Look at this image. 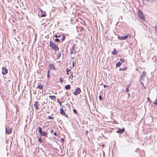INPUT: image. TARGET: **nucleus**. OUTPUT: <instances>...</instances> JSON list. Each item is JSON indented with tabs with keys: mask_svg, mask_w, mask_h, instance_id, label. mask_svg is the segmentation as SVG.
Masks as SVG:
<instances>
[{
	"mask_svg": "<svg viewBox=\"0 0 157 157\" xmlns=\"http://www.w3.org/2000/svg\"><path fill=\"white\" fill-rule=\"evenodd\" d=\"M49 46L55 52H56L59 50V48L58 46L54 44L53 42L51 41L50 42Z\"/></svg>",
	"mask_w": 157,
	"mask_h": 157,
	"instance_id": "1",
	"label": "nucleus"
},
{
	"mask_svg": "<svg viewBox=\"0 0 157 157\" xmlns=\"http://www.w3.org/2000/svg\"><path fill=\"white\" fill-rule=\"evenodd\" d=\"M129 37V38L131 37V35L128 33L127 35L123 36H118V38L120 40H125L127 39Z\"/></svg>",
	"mask_w": 157,
	"mask_h": 157,
	"instance_id": "2",
	"label": "nucleus"
},
{
	"mask_svg": "<svg viewBox=\"0 0 157 157\" xmlns=\"http://www.w3.org/2000/svg\"><path fill=\"white\" fill-rule=\"evenodd\" d=\"M138 15L139 17L143 20L144 21L145 20V18L144 17V15L142 12L140 10H139L138 12Z\"/></svg>",
	"mask_w": 157,
	"mask_h": 157,
	"instance_id": "3",
	"label": "nucleus"
},
{
	"mask_svg": "<svg viewBox=\"0 0 157 157\" xmlns=\"http://www.w3.org/2000/svg\"><path fill=\"white\" fill-rule=\"evenodd\" d=\"M81 91L80 88L79 87H77L75 91L73 92V94L75 95H77L79 94Z\"/></svg>",
	"mask_w": 157,
	"mask_h": 157,
	"instance_id": "4",
	"label": "nucleus"
},
{
	"mask_svg": "<svg viewBox=\"0 0 157 157\" xmlns=\"http://www.w3.org/2000/svg\"><path fill=\"white\" fill-rule=\"evenodd\" d=\"M2 74L3 75L8 73V71L6 67H3L2 68Z\"/></svg>",
	"mask_w": 157,
	"mask_h": 157,
	"instance_id": "5",
	"label": "nucleus"
},
{
	"mask_svg": "<svg viewBox=\"0 0 157 157\" xmlns=\"http://www.w3.org/2000/svg\"><path fill=\"white\" fill-rule=\"evenodd\" d=\"M60 110V113L62 115H63V116L66 117H67V115L65 113V112L64 111L63 108H61Z\"/></svg>",
	"mask_w": 157,
	"mask_h": 157,
	"instance_id": "6",
	"label": "nucleus"
},
{
	"mask_svg": "<svg viewBox=\"0 0 157 157\" xmlns=\"http://www.w3.org/2000/svg\"><path fill=\"white\" fill-rule=\"evenodd\" d=\"M39 103L38 101H36L34 103V106L36 110L39 109Z\"/></svg>",
	"mask_w": 157,
	"mask_h": 157,
	"instance_id": "7",
	"label": "nucleus"
},
{
	"mask_svg": "<svg viewBox=\"0 0 157 157\" xmlns=\"http://www.w3.org/2000/svg\"><path fill=\"white\" fill-rule=\"evenodd\" d=\"M144 78L145 77H142V76L141 75L140 78V83L142 84V86L145 88L144 85V84L143 82Z\"/></svg>",
	"mask_w": 157,
	"mask_h": 157,
	"instance_id": "8",
	"label": "nucleus"
},
{
	"mask_svg": "<svg viewBox=\"0 0 157 157\" xmlns=\"http://www.w3.org/2000/svg\"><path fill=\"white\" fill-rule=\"evenodd\" d=\"M12 128H9L7 129V128H6V132L8 134H11L12 132Z\"/></svg>",
	"mask_w": 157,
	"mask_h": 157,
	"instance_id": "9",
	"label": "nucleus"
},
{
	"mask_svg": "<svg viewBox=\"0 0 157 157\" xmlns=\"http://www.w3.org/2000/svg\"><path fill=\"white\" fill-rule=\"evenodd\" d=\"M40 12L42 13V14L41 15V17H45L46 16L47 14H46V12L43 11L41 9H40Z\"/></svg>",
	"mask_w": 157,
	"mask_h": 157,
	"instance_id": "10",
	"label": "nucleus"
},
{
	"mask_svg": "<svg viewBox=\"0 0 157 157\" xmlns=\"http://www.w3.org/2000/svg\"><path fill=\"white\" fill-rule=\"evenodd\" d=\"M125 131V130L124 128H123L122 129L119 128V129L117 131V132L119 133H122L123 132Z\"/></svg>",
	"mask_w": 157,
	"mask_h": 157,
	"instance_id": "11",
	"label": "nucleus"
},
{
	"mask_svg": "<svg viewBox=\"0 0 157 157\" xmlns=\"http://www.w3.org/2000/svg\"><path fill=\"white\" fill-rule=\"evenodd\" d=\"M40 134V135L42 136L47 137V133L46 132L42 131Z\"/></svg>",
	"mask_w": 157,
	"mask_h": 157,
	"instance_id": "12",
	"label": "nucleus"
},
{
	"mask_svg": "<svg viewBox=\"0 0 157 157\" xmlns=\"http://www.w3.org/2000/svg\"><path fill=\"white\" fill-rule=\"evenodd\" d=\"M49 67L50 69H53L54 70H56L55 68L54 67V66L53 64H49Z\"/></svg>",
	"mask_w": 157,
	"mask_h": 157,
	"instance_id": "13",
	"label": "nucleus"
},
{
	"mask_svg": "<svg viewBox=\"0 0 157 157\" xmlns=\"http://www.w3.org/2000/svg\"><path fill=\"white\" fill-rule=\"evenodd\" d=\"M49 97L52 100H55L56 98V96H55L49 95Z\"/></svg>",
	"mask_w": 157,
	"mask_h": 157,
	"instance_id": "14",
	"label": "nucleus"
},
{
	"mask_svg": "<svg viewBox=\"0 0 157 157\" xmlns=\"http://www.w3.org/2000/svg\"><path fill=\"white\" fill-rule=\"evenodd\" d=\"M65 88L66 90H69L71 88V86L69 84L65 86Z\"/></svg>",
	"mask_w": 157,
	"mask_h": 157,
	"instance_id": "15",
	"label": "nucleus"
},
{
	"mask_svg": "<svg viewBox=\"0 0 157 157\" xmlns=\"http://www.w3.org/2000/svg\"><path fill=\"white\" fill-rule=\"evenodd\" d=\"M112 53L113 55H116L117 54V52L116 49H114L113 51H112Z\"/></svg>",
	"mask_w": 157,
	"mask_h": 157,
	"instance_id": "16",
	"label": "nucleus"
},
{
	"mask_svg": "<svg viewBox=\"0 0 157 157\" xmlns=\"http://www.w3.org/2000/svg\"><path fill=\"white\" fill-rule=\"evenodd\" d=\"M43 86H44L43 85H39L37 86V89H42Z\"/></svg>",
	"mask_w": 157,
	"mask_h": 157,
	"instance_id": "17",
	"label": "nucleus"
},
{
	"mask_svg": "<svg viewBox=\"0 0 157 157\" xmlns=\"http://www.w3.org/2000/svg\"><path fill=\"white\" fill-rule=\"evenodd\" d=\"M127 68L128 67H123V68H120L119 70L120 71H124L126 70L127 69Z\"/></svg>",
	"mask_w": 157,
	"mask_h": 157,
	"instance_id": "18",
	"label": "nucleus"
},
{
	"mask_svg": "<svg viewBox=\"0 0 157 157\" xmlns=\"http://www.w3.org/2000/svg\"><path fill=\"white\" fill-rule=\"evenodd\" d=\"M121 62H119L117 63L116 64V67H119L121 66Z\"/></svg>",
	"mask_w": 157,
	"mask_h": 157,
	"instance_id": "19",
	"label": "nucleus"
},
{
	"mask_svg": "<svg viewBox=\"0 0 157 157\" xmlns=\"http://www.w3.org/2000/svg\"><path fill=\"white\" fill-rule=\"evenodd\" d=\"M146 73L145 71H144L143 72L141 76H142V77H145L146 76Z\"/></svg>",
	"mask_w": 157,
	"mask_h": 157,
	"instance_id": "20",
	"label": "nucleus"
},
{
	"mask_svg": "<svg viewBox=\"0 0 157 157\" xmlns=\"http://www.w3.org/2000/svg\"><path fill=\"white\" fill-rule=\"evenodd\" d=\"M65 38H66V36H65V35L64 34H63L62 35V41H64L65 40Z\"/></svg>",
	"mask_w": 157,
	"mask_h": 157,
	"instance_id": "21",
	"label": "nucleus"
},
{
	"mask_svg": "<svg viewBox=\"0 0 157 157\" xmlns=\"http://www.w3.org/2000/svg\"><path fill=\"white\" fill-rule=\"evenodd\" d=\"M38 130L40 134L42 132V128L40 127H38Z\"/></svg>",
	"mask_w": 157,
	"mask_h": 157,
	"instance_id": "22",
	"label": "nucleus"
},
{
	"mask_svg": "<svg viewBox=\"0 0 157 157\" xmlns=\"http://www.w3.org/2000/svg\"><path fill=\"white\" fill-rule=\"evenodd\" d=\"M125 61V60L124 59H123L122 58H121L120 59V61L119 62H121V64L123 62H124Z\"/></svg>",
	"mask_w": 157,
	"mask_h": 157,
	"instance_id": "23",
	"label": "nucleus"
},
{
	"mask_svg": "<svg viewBox=\"0 0 157 157\" xmlns=\"http://www.w3.org/2000/svg\"><path fill=\"white\" fill-rule=\"evenodd\" d=\"M66 71L67 72V75H69V71H70V72H71V70H68V68H67V69H66Z\"/></svg>",
	"mask_w": 157,
	"mask_h": 157,
	"instance_id": "24",
	"label": "nucleus"
},
{
	"mask_svg": "<svg viewBox=\"0 0 157 157\" xmlns=\"http://www.w3.org/2000/svg\"><path fill=\"white\" fill-rule=\"evenodd\" d=\"M38 140L39 141V142L40 143H41L43 141L42 140L41 138H39L38 139Z\"/></svg>",
	"mask_w": 157,
	"mask_h": 157,
	"instance_id": "25",
	"label": "nucleus"
},
{
	"mask_svg": "<svg viewBox=\"0 0 157 157\" xmlns=\"http://www.w3.org/2000/svg\"><path fill=\"white\" fill-rule=\"evenodd\" d=\"M73 74L72 73L71 75H70V76H69V78H71V79L72 80L73 78Z\"/></svg>",
	"mask_w": 157,
	"mask_h": 157,
	"instance_id": "26",
	"label": "nucleus"
},
{
	"mask_svg": "<svg viewBox=\"0 0 157 157\" xmlns=\"http://www.w3.org/2000/svg\"><path fill=\"white\" fill-rule=\"evenodd\" d=\"M73 112L75 113L76 114H78V112L75 109H73Z\"/></svg>",
	"mask_w": 157,
	"mask_h": 157,
	"instance_id": "27",
	"label": "nucleus"
},
{
	"mask_svg": "<svg viewBox=\"0 0 157 157\" xmlns=\"http://www.w3.org/2000/svg\"><path fill=\"white\" fill-rule=\"evenodd\" d=\"M48 118L49 119H54V117H51V116H48Z\"/></svg>",
	"mask_w": 157,
	"mask_h": 157,
	"instance_id": "28",
	"label": "nucleus"
},
{
	"mask_svg": "<svg viewBox=\"0 0 157 157\" xmlns=\"http://www.w3.org/2000/svg\"><path fill=\"white\" fill-rule=\"evenodd\" d=\"M55 41L56 42H59V39L56 38L55 39Z\"/></svg>",
	"mask_w": 157,
	"mask_h": 157,
	"instance_id": "29",
	"label": "nucleus"
},
{
	"mask_svg": "<svg viewBox=\"0 0 157 157\" xmlns=\"http://www.w3.org/2000/svg\"><path fill=\"white\" fill-rule=\"evenodd\" d=\"M59 80H60V82L61 83H62V82H63V79L62 78H60V79H59Z\"/></svg>",
	"mask_w": 157,
	"mask_h": 157,
	"instance_id": "30",
	"label": "nucleus"
},
{
	"mask_svg": "<svg viewBox=\"0 0 157 157\" xmlns=\"http://www.w3.org/2000/svg\"><path fill=\"white\" fill-rule=\"evenodd\" d=\"M154 104L157 105V99L155 100V101L154 102Z\"/></svg>",
	"mask_w": 157,
	"mask_h": 157,
	"instance_id": "31",
	"label": "nucleus"
},
{
	"mask_svg": "<svg viewBox=\"0 0 157 157\" xmlns=\"http://www.w3.org/2000/svg\"><path fill=\"white\" fill-rule=\"evenodd\" d=\"M103 87H104V88H105V87H109V86H107V85H104Z\"/></svg>",
	"mask_w": 157,
	"mask_h": 157,
	"instance_id": "32",
	"label": "nucleus"
},
{
	"mask_svg": "<svg viewBox=\"0 0 157 157\" xmlns=\"http://www.w3.org/2000/svg\"><path fill=\"white\" fill-rule=\"evenodd\" d=\"M128 90H129V87H127L126 89V91L128 92Z\"/></svg>",
	"mask_w": 157,
	"mask_h": 157,
	"instance_id": "33",
	"label": "nucleus"
},
{
	"mask_svg": "<svg viewBox=\"0 0 157 157\" xmlns=\"http://www.w3.org/2000/svg\"><path fill=\"white\" fill-rule=\"evenodd\" d=\"M155 30L156 31V33H157V27H155Z\"/></svg>",
	"mask_w": 157,
	"mask_h": 157,
	"instance_id": "34",
	"label": "nucleus"
},
{
	"mask_svg": "<svg viewBox=\"0 0 157 157\" xmlns=\"http://www.w3.org/2000/svg\"><path fill=\"white\" fill-rule=\"evenodd\" d=\"M53 93V92H49L48 93L49 94H52Z\"/></svg>",
	"mask_w": 157,
	"mask_h": 157,
	"instance_id": "35",
	"label": "nucleus"
},
{
	"mask_svg": "<svg viewBox=\"0 0 157 157\" xmlns=\"http://www.w3.org/2000/svg\"><path fill=\"white\" fill-rule=\"evenodd\" d=\"M99 99H100V100H101V96H99Z\"/></svg>",
	"mask_w": 157,
	"mask_h": 157,
	"instance_id": "36",
	"label": "nucleus"
},
{
	"mask_svg": "<svg viewBox=\"0 0 157 157\" xmlns=\"http://www.w3.org/2000/svg\"><path fill=\"white\" fill-rule=\"evenodd\" d=\"M54 135L55 136H57V135L56 133V132H55L54 133Z\"/></svg>",
	"mask_w": 157,
	"mask_h": 157,
	"instance_id": "37",
	"label": "nucleus"
},
{
	"mask_svg": "<svg viewBox=\"0 0 157 157\" xmlns=\"http://www.w3.org/2000/svg\"><path fill=\"white\" fill-rule=\"evenodd\" d=\"M64 139L63 138H62L61 139V141L63 142L64 141Z\"/></svg>",
	"mask_w": 157,
	"mask_h": 157,
	"instance_id": "38",
	"label": "nucleus"
},
{
	"mask_svg": "<svg viewBox=\"0 0 157 157\" xmlns=\"http://www.w3.org/2000/svg\"><path fill=\"white\" fill-rule=\"evenodd\" d=\"M56 38H57L58 37V35H55L54 36Z\"/></svg>",
	"mask_w": 157,
	"mask_h": 157,
	"instance_id": "39",
	"label": "nucleus"
},
{
	"mask_svg": "<svg viewBox=\"0 0 157 157\" xmlns=\"http://www.w3.org/2000/svg\"><path fill=\"white\" fill-rule=\"evenodd\" d=\"M58 103H59L60 104V105H62V103L61 102H58Z\"/></svg>",
	"mask_w": 157,
	"mask_h": 157,
	"instance_id": "40",
	"label": "nucleus"
},
{
	"mask_svg": "<svg viewBox=\"0 0 157 157\" xmlns=\"http://www.w3.org/2000/svg\"><path fill=\"white\" fill-rule=\"evenodd\" d=\"M53 130H52L50 131V132L52 133H53Z\"/></svg>",
	"mask_w": 157,
	"mask_h": 157,
	"instance_id": "41",
	"label": "nucleus"
},
{
	"mask_svg": "<svg viewBox=\"0 0 157 157\" xmlns=\"http://www.w3.org/2000/svg\"><path fill=\"white\" fill-rule=\"evenodd\" d=\"M49 73H48V75H47V76H48V77H49Z\"/></svg>",
	"mask_w": 157,
	"mask_h": 157,
	"instance_id": "42",
	"label": "nucleus"
},
{
	"mask_svg": "<svg viewBox=\"0 0 157 157\" xmlns=\"http://www.w3.org/2000/svg\"><path fill=\"white\" fill-rule=\"evenodd\" d=\"M58 37H61V35H58Z\"/></svg>",
	"mask_w": 157,
	"mask_h": 157,
	"instance_id": "43",
	"label": "nucleus"
},
{
	"mask_svg": "<svg viewBox=\"0 0 157 157\" xmlns=\"http://www.w3.org/2000/svg\"><path fill=\"white\" fill-rule=\"evenodd\" d=\"M142 1H149L150 0H142Z\"/></svg>",
	"mask_w": 157,
	"mask_h": 157,
	"instance_id": "44",
	"label": "nucleus"
},
{
	"mask_svg": "<svg viewBox=\"0 0 157 157\" xmlns=\"http://www.w3.org/2000/svg\"><path fill=\"white\" fill-rule=\"evenodd\" d=\"M59 98H58V99H57V102H59Z\"/></svg>",
	"mask_w": 157,
	"mask_h": 157,
	"instance_id": "45",
	"label": "nucleus"
},
{
	"mask_svg": "<svg viewBox=\"0 0 157 157\" xmlns=\"http://www.w3.org/2000/svg\"><path fill=\"white\" fill-rule=\"evenodd\" d=\"M48 73H49V69L48 70Z\"/></svg>",
	"mask_w": 157,
	"mask_h": 157,
	"instance_id": "46",
	"label": "nucleus"
},
{
	"mask_svg": "<svg viewBox=\"0 0 157 157\" xmlns=\"http://www.w3.org/2000/svg\"><path fill=\"white\" fill-rule=\"evenodd\" d=\"M147 99H148V100H149V101H150V99H149V98L148 97L147 98Z\"/></svg>",
	"mask_w": 157,
	"mask_h": 157,
	"instance_id": "47",
	"label": "nucleus"
},
{
	"mask_svg": "<svg viewBox=\"0 0 157 157\" xmlns=\"http://www.w3.org/2000/svg\"><path fill=\"white\" fill-rule=\"evenodd\" d=\"M81 28L82 29H83V28H82V27Z\"/></svg>",
	"mask_w": 157,
	"mask_h": 157,
	"instance_id": "48",
	"label": "nucleus"
},
{
	"mask_svg": "<svg viewBox=\"0 0 157 157\" xmlns=\"http://www.w3.org/2000/svg\"><path fill=\"white\" fill-rule=\"evenodd\" d=\"M56 94V93H55V94Z\"/></svg>",
	"mask_w": 157,
	"mask_h": 157,
	"instance_id": "49",
	"label": "nucleus"
}]
</instances>
